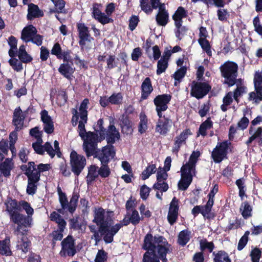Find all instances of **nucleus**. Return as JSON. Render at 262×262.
<instances>
[{"mask_svg": "<svg viewBox=\"0 0 262 262\" xmlns=\"http://www.w3.org/2000/svg\"><path fill=\"white\" fill-rule=\"evenodd\" d=\"M171 245L163 236H154L149 232L144 236L142 249L145 250L142 262H168L167 255L171 253Z\"/></svg>", "mask_w": 262, "mask_h": 262, "instance_id": "1", "label": "nucleus"}, {"mask_svg": "<svg viewBox=\"0 0 262 262\" xmlns=\"http://www.w3.org/2000/svg\"><path fill=\"white\" fill-rule=\"evenodd\" d=\"M221 76L224 78L223 83L231 87L236 83L238 76V64L232 61H226L220 67Z\"/></svg>", "mask_w": 262, "mask_h": 262, "instance_id": "2", "label": "nucleus"}, {"mask_svg": "<svg viewBox=\"0 0 262 262\" xmlns=\"http://www.w3.org/2000/svg\"><path fill=\"white\" fill-rule=\"evenodd\" d=\"M103 119L100 118L97 122V125L94 128L95 132H88V139L85 142V145L94 149L98 143L101 142L105 139L106 129L103 126Z\"/></svg>", "mask_w": 262, "mask_h": 262, "instance_id": "3", "label": "nucleus"}, {"mask_svg": "<svg viewBox=\"0 0 262 262\" xmlns=\"http://www.w3.org/2000/svg\"><path fill=\"white\" fill-rule=\"evenodd\" d=\"M85 153L87 158L94 156V158L98 159L101 163L108 164L115 157L116 150L113 145L108 144L102 147L101 150H100L98 148L97 144L93 151H90L89 155L86 152Z\"/></svg>", "mask_w": 262, "mask_h": 262, "instance_id": "4", "label": "nucleus"}, {"mask_svg": "<svg viewBox=\"0 0 262 262\" xmlns=\"http://www.w3.org/2000/svg\"><path fill=\"white\" fill-rule=\"evenodd\" d=\"M20 207L23 208L27 214V215H25V216H28V219L27 220L22 219L20 222L17 224L16 228L14 229V233L15 235H18L19 234L24 235L27 232V230L26 229H23L27 228L28 227H31L32 222V215L33 214L34 210L31 206L30 203L25 200H21L19 201Z\"/></svg>", "mask_w": 262, "mask_h": 262, "instance_id": "5", "label": "nucleus"}, {"mask_svg": "<svg viewBox=\"0 0 262 262\" xmlns=\"http://www.w3.org/2000/svg\"><path fill=\"white\" fill-rule=\"evenodd\" d=\"M6 206V211L8 213L10 221L15 224H18L22 219L26 220L28 219V216H25V214L20 213L19 201L18 202L16 199H10L7 203H5Z\"/></svg>", "mask_w": 262, "mask_h": 262, "instance_id": "6", "label": "nucleus"}, {"mask_svg": "<svg viewBox=\"0 0 262 262\" xmlns=\"http://www.w3.org/2000/svg\"><path fill=\"white\" fill-rule=\"evenodd\" d=\"M231 145V142L229 140L217 142L211 154V157L215 163H220L228 159V150Z\"/></svg>", "mask_w": 262, "mask_h": 262, "instance_id": "7", "label": "nucleus"}, {"mask_svg": "<svg viewBox=\"0 0 262 262\" xmlns=\"http://www.w3.org/2000/svg\"><path fill=\"white\" fill-rule=\"evenodd\" d=\"M70 164L71 171L78 177L85 167L86 160L84 156L79 155L75 150H73L70 155Z\"/></svg>", "mask_w": 262, "mask_h": 262, "instance_id": "8", "label": "nucleus"}, {"mask_svg": "<svg viewBox=\"0 0 262 262\" xmlns=\"http://www.w3.org/2000/svg\"><path fill=\"white\" fill-rule=\"evenodd\" d=\"M211 90V85L208 82L193 80L191 83L190 95L199 100L206 96Z\"/></svg>", "mask_w": 262, "mask_h": 262, "instance_id": "9", "label": "nucleus"}, {"mask_svg": "<svg viewBox=\"0 0 262 262\" xmlns=\"http://www.w3.org/2000/svg\"><path fill=\"white\" fill-rule=\"evenodd\" d=\"M50 218L51 221L55 222L58 225V229L53 231L51 233L53 239L54 241H61L63 238V232L67 226V222L60 214L56 211L51 213Z\"/></svg>", "mask_w": 262, "mask_h": 262, "instance_id": "10", "label": "nucleus"}, {"mask_svg": "<svg viewBox=\"0 0 262 262\" xmlns=\"http://www.w3.org/2000/svg\"><path fill=\"white\" fill-rule=\"evenodd\" d=\"M30 167H27V165L23 164L20 166V169L24 172V174L28 178V184L26 192L29 195L34 194L37 189V183L40 179L32 174L30 171Z\"/></svg>", "mask_w": 262, "mask_h": 262, "instance_id": "11", "label": "nucleus"}, {"mask_svg": "<svg viewBox=\"0 0 262 262\" xmlns=\"http://www.w3.org/2000/svg\"><path fill=\"white\" fill-rule=\"evenodd\" d=\"M172 96L168 94L158 95L154 99L153 102L155 106V110L157 116H161L163 112L166 111L168 108V105L170 102Z\"/></svg>", "mask_w": 262, "mask_h": 262, "instance_id": "12", "label": "nucleus"}, {"mask_svg": "<svg viewBox=\"0 0 262 262\" xmlns=\"http://www.w3.org/2000/svg\"><path fill=\"white\" fill-rule=\"evenodd\" d=\"M159 117L156 124L155 132L160 135L165 136L170 132L172 126V120L169 117H166L163 114Z\"/></svg>", "mask_w": 262, "mask_h": 262, "instance_id": "13", "label": "nucleus"}, {"mask_svg": "<svg viewBox=\"0 0 262 262\" xmlns=\"http://www.w3.org/2000/svg\"><path fill=\"white\" fill-rule=\"evenodd\" d=\"M76 27L79 38L78 43L81 49H83L86 45V42H91L94 38L91 36L89 29L84 23H77Z\"/></svg>", "mask_w": 262, "mask_h": 262, "instance_id": "14", "label": "nucleus"}, {"mask_svg": "<svg viewBox=\"0 0 262 262\" xmlns=\"http://www.w3.org/2000/svg\"><path fill=\"white\" fill-rule=\"evenodd\" d=\"M121 228V225L116 224L109 228L108 223L105 226H101L99 227V231L101 235H103V240L106 244L111 243L114 240V235L119 231Z\"/></svg>", "mask_w": 262, "mask_h": 262, "instance_id": "15", "label": "nucleus"}, {"mask_svg": "<svg viewBox=\"0 0 262 262\" xmlns=\"http://www.w3.org/2000/svg\"><path fill=\"white\" fill-rule=\"evenodd\" d=\"M61 256H73L76 253L75 239L72 235H69L63 239L61 243Z\"/></svg>", "mask_w": 262, "mask_h": 262, "instance_id": "16", "label": "nucleus"}, {"mask_svg": "<svg viewBox=\"0 0 262 262\" xmlns=\"http://www.w3.org/2000/svg\"><path fill=\"white\" fill-rule=\"evenodd\" d=\"M17 55L19 59L20 60V61H18L17 58H10L8 62L9 64L12 67L14 71L19 72L23 69L22 63H29L32 61L33 58L27 53V52Z\"/></svg>", "mask_w": 262, "mask_h": 262, "instance_id": "17", "label": "nucleus"}, {"mask_svg": "<svg viewBox=\"0 0 262 262\" xmlns=\"http://www.w3.org/2000/svg\"><path fill=\"white\" fill-rule=\"evenodd\" d=\"M101 7L102 4H101L95 3L93 4L92 17L102 25L113 23L114 20L112 18H110L101 11L99 8Z\"/></svg>", "mask_w": 262, "mask_h": 262, "instance_id": "18", "label": "nucleus"}, {"mask_svg": "<svg viewBox=\"0 0 262 262\" xmlns=\"http://www.w3.org/2000/svg\"><path fill=\"white\" fill-rule=\"evenodd\" d=\"M79 198V193L78 192L74 191L72 193V195L71 198L70 199V202H68V198L67 197V202H66V206H64V207H63V206H61V208L58 209L57 210V212L59 214L60 213L63 214L64 211L67 210L71 214H73L77 208Z\"/></svg>", "mask_w": 262, "mask_h": 262, "instance_id": "19", "label": "nucleus"}, {"mask_svg": "<svg viewBox=\"0 0 262 262\" xmlns=\"http://www.w3.org/2000/svg\"><path fill=\"white\" fill-rule=\"evenodd\" d=\"M212 207L211 206H207V204L205 205H196L191 210V213L196 217L199 213H201L205 219L208 220L213 219L215 216V213L211 212Z\"/></svg>", "mask_w": 262, "mask_h": 262, "instance_id": "20", "label": "nucleus"}, {"mask_svg": "<svg viewBox=\"0 0 262 262\" xmlns=\"http://www.w3.org/2000/svg\"><path fill=\"white\" fill-rule=\"evenodd\" d=\"M192 132L190 128H186L181 134L175 137L172 151L173 153L178 154L183 144H186V141L189 136L191 135Z\"/></svg>", "mask_w": 262, "mask_h": 262, "instance_id": "21", "label": "nucleus"}, {"mask_svg": "<svg viewBox=\"0 0 262 262\" xmlns=\"http://www.w3.org/2000/svg\"><path fill=\"white\" fill-rule=\"evenodd\" d=\"M72 53V51L68 48L62 50L60 45L58 42L54 43L51 51L52 55L56 56L59 59H63V61L70 60V56Z\"/></svg>", "mask_w": 262, "mask_h": 262, "instance_id": "22", "label": "nucleus"}, {"mask_svg": "<svg viewBox=\"0 0 262 262\" xmlns=\"http://www.w3.org/2000/svg\"><path fill=\"white\" fill-rule=\"evenodd\" d=\"M80 118L81 120L78 122V132L79 133V136L83 140V149L84 152H88V154L89 155L90 151L91 152V151H93V149L89 146L87 148L85 145V142L88 139V132L86 131L85 125L87 123L88 118V117L83 118L81 117H80Z\"/></svg>", "mask_w": 262, "mask_h": 262, "instance_id": "23", "label": "nucleus"}, {"mask_svg": "<svg viewBox=\"0 0 262 262\" xmlns=\"http://www.w3.org/2000/svg\"><path fill=\"white\" fill-rule=\"evenodd\" d=\"M157 24L159 26L164 27L169 21V16L165 4H162L155 16Z\"/></svg>", "mask_w": 262, "mask_h": 262, "instance_id": "24", "label": "nucleus"}, {"mask_svg": "<svg viewBox=\"0 0 262 262\" xmlns=\"http://www.w3.org/2000/svg\"><path fill=\"white\" fill-rule=\"evenodd\" d=\"M70 59L69 61H63L58 69L59 73L68 80H71V76L75 71V69L73 68V60L71 56H70Z\"/></svg>", "mask_w": 262, "mask_h": 262, "instance_id": "25", "label": "nucleus"}, {"mask_svg": "<svg viewBox=\"0 0 262 262\" xmlns=\"http://www.w3.org/2000/svg\"><path fill=\"white\" fill-rule=\"evenodd\" d=\"M105 136L107 144L113 145L116 140L120 138V135L114 124L109 125L107 129L105 130Z\"/></svg>", "mask_w": 262, "mask_h": 262, "instance_id": "26", "label": "nucleus"}, {"mask_svg": "<svg viewBox=\"0 0 262 262\" xmlns=\"http://www.w3.org/2000/svg\"><path fill=\"white\" fill-rule=\"evenodd\" d=\"M30 171L32 172V174L40 179L41 173L49 171L51 168L50 164L40 163L36 165L33 161L29 162L27 165V167H30Z\"/></svg>", "mask_w": 262, "mask_h": 262, "instance_id": "27", "label": "nucleus"}, {"mask_svg": "<svg viewBox=\"0 0 262 262\" xmlns=\"http://www.w3.org/2000/svg\"><path fill=\"white\" fill-rule=\"evenodd\" d=\"M40 114L41 121L43 123L44 131L48 134H51L54 130V122L46 110L42 111Z\"/></svg>", "mask_w": 262, "mask_h": 262, "instance_id": "28", "label": "nucleus"}, {"mask_svg": "<svg viewBox=\"0 0 262 262\" xmlns=\"http://www.w3.org/2000/svg\"><path fill=\"white\" fill-rule=\"evenodd\" d=\"M153 90L154 89L150 78L149 77H146L142 82L141 86V100H144L147 99L152 92Z\"/></svg>", "mask_w": 262, "mask_h": 262, "instance_id": "29", "label": "nucleus"}, {"mask_svg": "<svg viewBox=\"0 0 262 262\" xmlns=\"http://www.w3.org/2000/svg\"><path fill=\"white\" fill-rule=\"evenodd\" d=\"M44 13L43 11L39 8L38 5L33 3L28 4V14L27 18L28 20H32L36 18L43 17Z\"/></svg>", "mask_w": 262, "mask_h": 262, "instance_id": "30", "label": "nucleus"}, {"mask_svg": "<svg viewBox=\"0 0 262 262\" xmlns=\"http://www.w3.org/2000/svg\"><path fill=\"white\" fill-rule=\"evenodd\" d=\"M105 210L102 207H99L98 209H96L94 211V218L93 220V222L99 227L105 226L108 223V217L107 220H105Z\"/></svg>", "mask_w": 262, "mask_h": 262, "instance_id": "31", "label": "nucleus"}, {"mask_svg": "<svg viewBox=\"0 0 262 262\" xmlns=\"http://www.w3.org/2000/svg\"><path fill=\"white\" fill-rule=\"evenodd\" d=\"M254 91L249 93L248 100L258 104L262 101V86H254Z\"/></svg>", "mask_w": 262, "mask_h": 262, "instance_id": "32", "label": "nucleus"}, {"mask_svg": "<svg viewBox=\"0 0 262 262\" xmlns=\"http://www.w3.org/2000/svg\"><path fill=\"white\" fill-rule=\"evenodd\" d=\"M249 134L250 136L246 141V144L249 146L254 140L257 141V144L259 146H262V127L259 126L257 127L256 130L253 131Z\"/></svg>", "mask_w": 262, "mask_h": 262, "instance_id": "33", "label": "nucleus"}, {"mask_svg": "<svg viewBox=\"0 0 262 262\" xmlns=\"http://www.w3.org/2000/svg\"><path fill=\"white\" fill-rule=\"evenodd\" d=\"M120 125L122 131L126 134H132L133 132L132 122L127 115H122L120 118Z\"/></svg>", "mask_w": 262, "mask_h": 262, "instance_id": "34", "label": "nucleus"}, {"mask_svg": "<svg viewBox=\"0 0 262 262\" xmlns=\"http://www.w3.org/2000/svg\"><path fill=\"white\" fill-rule=\"evenodd\" d=\"M13 166L12 158H6L3 162L0 163V171L5 177H9Z\"/></svg>", "mask_w": 262, "mask_h": 262, "instance_id": "35", "label": "nucleus"}, {"mask_svg": "<svg viewBox=\"0 0 262 262\" xmlns=\"http://www.w3.org/2000/svg\"><path fill=\"white\" fill-rule=\"evenodd\" d=\"M36 28L32 25L25 27L21 31V39L26 42H29L31 38L37 33Z\"/></svg>", "mask_w": 262, "mask_h": 262, "instance_id": "36", "label": "nucleus"}, {"mask_svg": "<svg viewBox=\"0 0 262 262\" xmlns=\"http://www.w3.org/2000/svg\"><path fill=\"white\" fill-rule=\"evenodd\" d=\"M10 246V238L9 236H6L3 240H0V254L6 256H12L13 253Z\"/></svg>", "mask_w": 262, "mask_h": 262, "instance_id": "37", "label": "nucleus"}, {"mask_svg": "<svg viewBox=\"0 0 262 262\" xmlns=\"http://www.w3.org/2000/svg\"><path fill=\"white\" fill-rule=\"evenodd\" d=\"M213 262H232L229 254L224 250L212 252Z\"/></svg>", "mask_w": 262, "mask_h": 262, "instance_id": "38", "label": "nucleus"}, {"mask_svg": "<svg viewBox=\"0 0 262 262\" xmlns=\"http://www.w3.org/2000/svg\"><path fill=\"white\" fill-rule=\"evenodd\" d=\"M191 237V231L188 229L181 231L178 234L177 243L181 246H185Z\"/></svg>", "mask_w": 262, "mask_h": 262, "instance_id": "39", "label": "nucleus"}, {"mask_svg": "<svg viewBox=\"0 0 262 262\" xmlns=\"http://www.w3.org/2000/svg\"><path fill=\"white\" fill-rule=\"evenodd\" d=\"M188 16L187 11L183 7L179 6L172 16L174 24L183 23V18Z\"/></svg>", "mask_w": 262, "mask_h": 262, "instance_id": "40", "label": "nucleus"}, {"mask_svg": "<svg viewBox=\"0 0 262 262\" xmlns=\"http://www.w3.org/2000/svg\"><path fill=\"white\" fill-rule=\"evenodd\" d=\"M181 179L190 184L192 181L193 176L195 175V172H193L194 170L188 169V167L183 165L181 168Z\"/></svg>", "mask_w": 262, "mask_h": 262, "instance_id": "41", "label": "nucleus"}, {"mask_svg": "<svg viewBox=\"0 0 262 262\" xmlns=\"http://www.w3.org/2000/svg\"><path fill=\"white\" fill-rule=\"evenodd\" d=\"M140 122L138 124V132L140 134L146 133L148 128L147 116L144 112H141L139 115Z\"/></svg>", "mask_w": 262, "mask_h": 262, "instance_id": "42", "label": "nucleus"}, {"mask_svg": "<svg viewBox=\"0 0 262 262\" xmlns=\"http://www.w3.org/2000/svg\"><path fill=\"white\" fill-rule=\"evenodd\" d=\"M213 127V122L211 120L210 117H208L207 119L202 122L200 125L198 132V136L199 135L205 137L207 135L206 130Z\"/></svg>", "mask_w": 262, "mask_h": 262, "instance_id": "43", "label": "nucleus"}, {"mask_svg": "<svg viewBox=\"0 0 262 262\" xmlns=\"http://www.w3.org/2000/svg\"><path fill=\"white\" fill-rule=\"evenodd\" d=\"M199 151H193L190 155L188 162L183 165L185 167H188V169H192L194 170L193 172H195V166L198 160V158L200 156Z\"/></svg>", "mask_w": 262, "mask_h": 262, "instance_id": "44", "label": "nucleus"}, {"mask_svg": "<svg viewBox=\"0 0 262 262\" xmlns=\"http://www.w3.org/2000/svg\"><path fill=\"white\" fill-rule=\"evenodd\" d=\"M21 110L19 107L16 108L13 113L12 122L15 127L19 126V125L21 126L23 125L24 117L21 116Z\"/></svg>", "mask_w": 262, "mask_h": 262, "instance_id": "45", "label": "nucleus"}, {"mask_svg": "<svg viewBox=\"0 0 262 262\" xmlns=\"http://www.w3.org/2000/svg\"><path fill=\"white\" fill-rule=\"evenodd\" d=\"M240 210L242 211V215L245 219L252 216V207L247 201L242 203Z\"/></svg>", "mask_w": 262, "mask_h": 262, "instance_id": "46", "label": "nucleus"}, {"mask_svg": "<svg viewBox=\"0 0 262 262\" xmlns=\"http://www.w3.org/2000/svg\"><path fill=\"white\" fill-rule=\"evenodd\" d=\"M98 168V167L96 165H91L90 167L86 177V183L88 185L94 181L98 177V173H97Z\"/></svg>", "mask_w": 262, "mask_h": 262, "instance_id": "47", "label": "nucleus"}, {"mask_svg": "<svg viewBox=\"0 0 262 262\" xmlns=\"http://www.w3.org/2000/svg\"><path fill=\"white\" fill-rule=\"evenodd\" d=\"M233 101L232 92L230 91L226 93L223 99V103L221 105V110L224 112H226L228 110L227 106L230 105Z\"/></svg>", "mask_w": 262, "mask_h": 262, "instance_id": "48", "label": "nucleus"}, {"mask_svg": "<svg viewBox=\"0 0 262 262\" xmlns=\"http://www.w3.org/2000/svg\"><path fill=\"white\" fill-rule=\"evenodd\" d=\"M126 215H127L131 223L135 226L139 224L141 221L143 220V216H140L138 211L136 209H132V213L127 212Z\"/></svg>", "mask_w": 262, "mask_h": 262, "instance_id": "49", "label": "nucleus"}, {"mask_svg": "<svg viewBox=\"0 0 262 262\" xmlns=\"http://www.w3.org/2000/svg\"><path fill=\"white\" fill-rule=\"evenodd\" d=\"M54 4L55 8L51 9V13H62L64 8L66 2L64 0H51Z\"/></svg>", "mask_w": 262, "mask_h": 262, "instance_id": "50", "label": "nucleus"}, {"mask_svg": "<svg viewBox=\"0 0 262 262\" xmlns=\"http://www.w3.org/2000/svg\"><path fill=\"white\" fill-rule=\"evenodd\" d=\"M219 191V185L215 184L213 188L211 189L207 195L208 201L207 202V206H211L212 207L214 203V196Z\"/></svg>", "mask_w": 262, "mask_h": 262, "instance_id": "51", "label": "nucleus"}, {"mask_svg": "<svg viewBox=\"0 0 262 262\" xmlns=\"http://www.w3.org/2000/svg\"><path fill=\"white\" fill-rule=\"evenodd\" d=\"M198 42L203 50L206 53L207 55L211 56L212 55V52L211 46L209 41L206 38H202L198 39Z\"/></svg>", "mask_w": 262, "mask_h": 262, "instance_id": "52", "label": "nucleus"}, {"mask_svg": "<svg viewBox=\"0 0 262 262\" xmlns=\"http://www.w3.org/2000/svg\"><path fill=\"white\" fill-rule=\"evenodd\" d=\"M156 166L155 164L148 165L144 170L141 174L142 179L145 180L147 179L152 174L156 171Z\"/></svg>", "mask_w": 262, "mask_h": 262, "instance_id": "53", "label": "nucleus"}, {"mask_svg": "<svg viewBox=\"0 0 262 262\" xmlns=\"http://www.w3.org/2000/svg\"><path fill=\"white\" fill-rule=\"evenodd\" d=\"M31 245V242L28 238H26V241L24 237H22L20 243L17 245L16 248L17 250H20L23 253L26 254L29 251Z\"/></svg>", "mask_w": 262, "mask_h": 262, "instance_id": "54", "label": "nucleus"}, {"mask_svg": "<svg viewBox=\"0 0 262 262\" xmlns=\"http://www.w3.org/2000/svg\"><path fill=\"white\" fill-rule=\"evenodd\" d=\"M200 249L201 252L207 249L209 252L212 253L215 248L214 244L212 242H209L206 239L200 241Z\"/></svg>", "mask_w": 262, "mask_h": 262, "instance_id": "55", "label": "nucleus"}, {"mask_svg": "<svg viewBox=\"0 0 262 262\" xmlns=\"http://www.w3.org/2000/svg\"><path fill=\"white\" fill-rule=\"evenodd\" d=\"M108 164L101 163V167L98 170V174L102 178L110 176L111 171L108 165Z\"/></svg>", "mask_w": 262, "mask_h": 262, "instance_id": "56", "label": "nucleus"}, {"mask_svg": "<svg viewBox=\"0 0 262 262\" xmlns=\"http://www.w3.org/2000/svg\"><path fill=\"white\" fill-rule=\"evenodd\" d=\"M89 104V100L88 98L84 99L81 102L80 107V117L83 118L88 117V112L87 109L88 108V104Z\"/></svg>", "mask_w": 262, "mask_h": 262, "instance_id": "57", "label": "nucleus"}, {"mask_svg": "<svg viewBox=\"0 0 262 262\" xmlns=\"http://www.w3.org/2000/svg\"><path fill=\"white\" fill-rule=\"evenodd\" d=\"M182 24L183 23H179V24H174L177 28V30L175 32L176 36L179 40L182 39L181 35L184 36L188 30V28L186 26H183Z\"/></svg>", "mask_w": 262, "mask_h": 262, "instance_id": "58", "label": "nucleus"}, {"mask_svg": "<svg viewBox=\"0 0 262 262\" xmlns=\"http://www.w3.org/2000/svg\"><path fill=\"white\" fill-rule=\"evenodd\" d=\"M168 67V61L160 59L157 62V75H160L165 72Z\"/></svg>", "mask_w": 262, "mask_h": 262, "instance_id": "59", "label": "nucleus"}, {"mask_svg": "<svg viewBox=\"0 0 262 262\" xmlns=\"http://www.w3.org/2000/svg\"><path fill=\"white\" fill-rule=\"evenodd\" d=\"M247 92V88L245 85L237 84L236 89L232 92V96L241 97L244 94Z\"/></svg>", "mask_w": 262, "mask_h": 262, "instance_id": "60", "label": "nucleus"}, {"mask_svg": "<svg viewBox=\"0 0 262 262\" xmlns=\"http://www.w3.org/2000/svg\"><path fill=\"white\" fill-rule=\"evenodd\" d=\"M106 68L111 70L117 67L118 62L116 60V56L114 54L110 55L106 59Z\"/></svg>", "mask_w": 262, "mask_h": 262, "instance_id": "61", "label": "nucleus"}, {"mask_svg": "<svg viewBox=\"0 0 262 262\" xmlns=\"http://www.w3.org/2000/svg\"><path fill=\"white\" fill-rule=\"evenodd\" d=\"M123 100V96L121 93H114L110 97L109 100L112 104L118 105L120 104Z\"/></svg>", "mask_w": 262, "mask_h": 262, "instance_id": "62", "label": "nucleus"}, {"mask_svg": "<svg viewBox=\"0 0 262 262\" xmlns=\"http://www.w3.org/2000/svg\"><path fill=\"white\" fill-rule=\"evenodd\" d=\"M108 259V254L103 249L98 250L95 258V262H106Z\"/></svg>", "mask_w": 262, "mask_h": 262, "instance_id": "63", "label": "nucleus"}, {"mask_svg": "<svg viewBox=\"0 0 262 262\" xmlns=\"http://www.w3.org/2000/svg\"><path fill=\"white\" fill-rule=\"evenodd\" d=\"M250 256L252 262H259L261 256V251L258 248L255 247L252 249Z\"/></svg>", "mask_w": 262, "mask_h": 262, "instance_id": "64", "label": "nucleus"}]
</instances>
